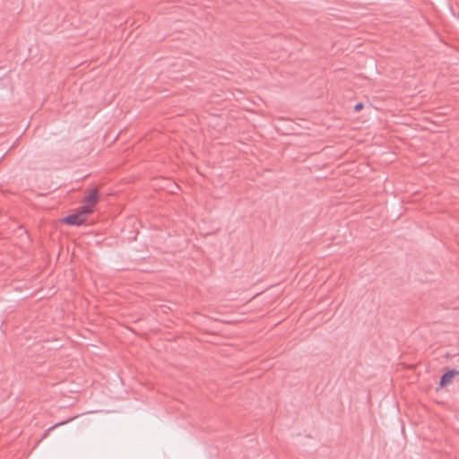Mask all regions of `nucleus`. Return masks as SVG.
Instances as JSON below:
<instances>
[{"instance_id": "f257e3e1", "label": "nucleus", "mask_w": 459, "mask_h": 459, "mask_svg": "<svg viewBox=\"0 0 459 459\" xmlns=\"http://www.w3.org/2000/svg\"><path fill=\"white\" fill-rule=\"evenodd\" d=\"M459 376V370L456 369H449L445 372L439 380V385L441 387H445L451 384L455 377Z\"/></svg>"}, {"instance_id": "f03ea898", "label": "nucleus", "mask_w": 459, "mask_h": 459, "mask_svg": "<svg viewBox=\"0 0 459 459\" xmlns=\"http://www.w3.org/2000/svg\"><path fill=\"white\" fill-rule=\"evenodd\" d=\"M63 221L68 225L80 226L83 224L86 221L84 220V215H81L79 212H77L65 216L63 219Z\"/></svg>"}, {"instance_id": "7ed1b4c3", "label": "nucleus", "mask_w": 459, "mask_h": 459, "mask_svg": "<svg viewBox=\"0 0 459 459\" xmlns=\"http://www.w3.org/2000/svg\"><path fill=\"white\" fill-rule=\"evenodd\" d=\"M83 203L94 207L99 202V191L97 188L92 190L86 191V195L84 196Z\"/></svg>"}, {"instance_id": "20e7f679", "label": "nucleus", "mask_w": 459, "mask_h": 459, "mask_svg": "<svg viewBox=\"0 0 459 459\" xmlns=\"http://www.w3.org/2000/svg\"><path fill=\"white\" fill-rule=\"evenodd\" d=\"M93 208L94 207L83 203V204L79 208L78 212L81 215H84V220L86 221L88 216L92 213Z\"/></svg>"}, {"instance_id": "39448f33", "label": "nucleus", "mask_w": 459, "mask_h": 459, "mask_svg": "<svg viewBox=\"0 0 459 459\" xmlns=\"http://www.w3.org/2000/svg\"><path fill=\"white\" fill-rule=\"evenodd\" d=\"M362 108H363V104H362V103H360V102H359V103H357V104L355 105V107H354V110H355L356 112L360 111Z\"/></svg>"}]
</instances>
